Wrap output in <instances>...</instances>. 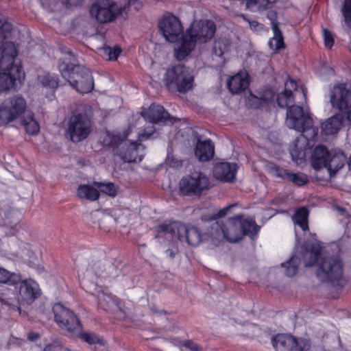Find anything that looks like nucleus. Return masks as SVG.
<instances>
[{"label": "nucleus", "mask_w": 351, "mask_h": 351, "mask_svg": "<svg viewBox=\"0 0 351 351\" xmlns=\"http://www.w3.org/2000/svg\"><path fill=\"white\" fill-rule=\"evenodd\" d=\"M128 133L114 134L106 132L101 137L104 146L112 148L114 154L118 156L124 162H136L143 160V154H139L142 146L136 142L127 140Z\"/></svg>", "instance_id": "nucleus-1"}, {"label": "nucleus", "mask_w": 351, "mask_h": 351, "mask_svg": "<svg viewBox=\"0 0 351 351\" xmlns=\"http://www.w3.org/2000/svg\"><path fill=\"white\" fill-rule=\"evenodd\" d=\"M62 76L70 85L80 93H89L94 88V82L90 71L82 65L70 66L65 63L59 64Z\"/></svg>", "instance_id": "nucleus-2"}, {"label": "nucleus", "mask_w": 351, "mask_h": 351, "mask_svg": "<svg viewBox=\"0 0 351 351\" xmlns=\"http://www.w3.org/2000/svg\"><path fill=\"white\" fill-rule=\"evenodd\" d=\"M315 274L320 281L330 283L334 287H343L346 282L343 262L337 257L322 258L317 263Z\"/></svg>", "instance_id": "nucleus-3"}, {"label": "nucleus", "mask_w": 351, "mask_h": 351, "mask_svg": "<svg viewBox=\"0 0 351 351\" xmlns=\"http://www.w3.org/2000/svg\"><path fill=\"white\" fill-rule=\"evenodd\" d=\"M286 124L301 134V137L307 143L317 135V130L313 126V119L308 112L296 105L291 106L287 112Z\"/></svg>", "instance_id": "nucleus-4"}, {"label": "nucleus", "mask_w": 351, "mask_h": 351, "mask_svg": "<svg viewBox=\"0 0 351 351\" xmlns=\"http://www.w3.org/2000/svg\"><path fill=\"white\" fill-rule=\"evenodd\" d=\"M193 76L183 64H179L169 69L164 77L165 86L172 90L186 93L193 86Z\"/></svg>", "instance_id": "nucleus-5"}, {"label": "nucleus", "mask_w": 351, "mask_h": 351, "mask_svg": "<svg viewBox=\"0 0 351 351\" xmlns=\"http://www.w3.org/2000/svg\"><path fill=\"white\" fill-rule=\"evenodd\" d=\"M240 228L238 215H236L228 218L226 221L222 220L213 221L210 226L209 234L216 240L226 239L230 243H234L242 239V232Z\"/></svg>", "instance_id": "nucleus-6"}, {"label": "nucleus", "mask_w": 351, "mask_h": 351, "mask_svg": "<svg viewBox=\"0 0 351 351\" xmlns=\"http://www.w3.org/2000/svg\"><path fill=\"white\" fill-rule=\"evenodd\" d=\"M93 122L86 113L73 114L67 122L66 134L73 143L86 139L91 133Z\"/></svg>", "instance_id": "nucleus-7"}, {"label": "nucleus", "mask_w": 351, "mask_h": 351, "mask_svg": "<svg viewBox=\"0 0 351 351\" xmlns=\"http://www.w3.org/2000/svg\"><path fill=\"white\" fill-rule=\"evenodd\" d=\"M209 188V178L205 173L197 171L183 177L179 184L180 193L187 196H200Z\"/></svg>", "instance_id": "nucleus-8"}, {"label": "nucleus", "mask_w": 351, "mask_h": 351, "mask_svg": "<svg viewBox=\"0 0 351 351\" xmlns=\"http://www.w3.org/2000/svg\"><path fill=\"white\" fill-rule=\"evenodd\" d=\"M27 104L25 99L16 95L6 99L0 105V126L5 125L25 112Z\"/></svg>", "instance_id": "nucleus-9"}, {"label": "nucleus", "mask_w": 351, "mask_h": 351, "mask_svg": "<svg viewBox=\"0 0 351 351\" xmlns=\"http://www.w3.org/2000/svg\"><path fill=\"white\" fill-rule=\"evenodd\" d=\"M52 311L58 326L72 334L81 332L82 326L76 315L60 303L55 304Z\"/></svg>", "instance_id": "nucleus-10"}, {"label": "nucleus", "mask_w": 351, "mask_h": 351, "mask_svg": "<svg viewBox=\"0 0 351 351\" xmlns=\"http://www.w3.org/2000/svg\"><path fill=\"white\" fill-rule=\"evenodd\" d=\"M272 345L276 351H308L309 340L287 334H278L272 338Z\"/></svg>", "instance_id": "nucleus-11"}, {"label": "nucleus", "mask_w": 351, "mask_h": 351, "mask_svg": "<svg viewBox=\"0 0 351 351\" xmlns=\"http://www.w3.org/2000/svg\"><path fill=\"white\" fill-rule=\"evenodd\" d=\"M186 32L197 43H206L213 38L216 25L211 20H199L193 22Z\"/></svg>", "instance_id": "nucleus-12"}, {"label": "nucleus", "mask_w": 351, "mask_h": 351, "mask_svg": "<svg viewBox=\"0 0 351 351\" xmlns=\"http://www.w3.org/2000/svg\"><path fill=\"white\" fill-rule=\"evenodd\" d=\"M158 26L163 36L169 42H175L183 33L180 20L171 12H165L162 16Z\"/></svg>", "instance_id": "nucleus-13"}, {"label": "nucleus", "mask_w": 351, "mask_h": 351, "mask_svg": "<svg viewBox=\"0 0 351 351\" xmlns=\"http://www.w3.org/2000/svg\"><path fill=\"white\" fill-rule=\"evenodd\" d=\"M119 13L118 5L110 0H97L90 9L91 16L100 23L112 21Z\"/></svg>", "instance_id": "nucleus-14"}, {"label": "nucleus", "mask_w": 351, "mask_h": 351, "mask_svg": "<svg viewBox=\"0 0 351 351\" xmlns=\"http://www.w3.org/2000/svg\"><path fill=\"white\" fill-rule=\"evenodd\" d=\"M330 101L332 108L343 112L351 107V88L341 84L335 86L331 90Z\"/></svg>", "instance_id": "nucleus-15"}, {"label": "nucleus", "mask_w": 351, "mask_h": 351, "mask_svg": "<svg viewBox=\"0 0 351 351\" xmlns=\"http://www.w3.org/2000/svg\"><path fill=\"white\" fill-rule=\"evenodd\" d=\"M19 53L18 48L12 42H6L0 47V70L10 73L12 68L21 66L15 62Z\"/></svg>", "instance_id": "nucleus-16"}, {"label": "nucleus", "mask_w": 351, "mask_h": 351, "mask_svg": "<svg viewBox=\"0 0 351 351\" xmlns=\"http://www.w3.org/2000/svg\"><path fill=\"white\" fill-rule=\"evenodd\" d=\"M25 79V73L20 66H15L10 73H0V93L10 88L16 89Z\"/></svg>", "instance_id": "nucleus-17"}, {"label": "nucleus", "mask_w": 351, "mask_h": 351, "mask_svg": "<svg viewBox=\"0 0 351 351\" xmlns=\"http://www.w3.org/2000/svg\"><path fill=\"white\" fill-rule=\"evenodd\" d=\"M142 116L149 122L158 124H173L176 121L165 110L163 106L159 104H152L148 109L141 112Z\"/></svg>", "instance_id": "nucleus-18"}, {"label": "nucleus", "mask_w": 351, "mask_h": 351, "mask_svg": "<svg viewBox=\"0 0 351 351\" xmlns=\"http://www.w3.org/2000/svg\"><path fill=\"white\" fill-rule=\"evenodd\" d=\"M322 248L318 243H311L302 245L300 250L295 252L294 256L300 257V263H303L305 267L313 265L321 255Z\"/></svg>", "instance_id": "nucleus-19"}, {"label": "nucleus", "mask_w": 351, "mask_h": 351, "mask_svg": "<svg viewBox=\"0 0 351 351\" xmlns=\"http://www.w3.org/2000/svg\"><path fill=\"white\" fill-rule=\"evenodd\" d=\"M19 294L21 300L27 303H32L40 296L38 285L32 279L22 280L19 282Z\"/></svg>", "instance_id": "nucleus-20"}, {"label": "nucleus", "mask_w": 351, "mask_h": 351, "mask_svg": "<svg viewBox=\"0 0 351 351\" xmlns=\"http://www.w3.org/2000/svg\"><path fill=\"white\" fill-rule=\"evenodd\" d=\"M178 239H185L189 245L197 246L202 242V236L197 228L182 224L178 227Z\"/></svg>", "instance_id": "nucleus-21"}, {"label": "nucleus", "mask_w": 351, "mask_h": 351, "mask_svg": "<svg viewBox=\"0 0 351 351\" xmlns=\"http://www.w3.org/2000/svg\"><path fill=\"white\" fill-rule=\"evenodd\" d=\"M348 119H350L348 114L339 112L324 121L322 124V130L326 135L335 134Z\"/></svg>", "instance_id": "nucleus-22"}, {"label": "nucleus", "mask_w": 351, "mask_h": 351, "mask_svg": "<svg viewBox=\"0 0 351 351\" xmlns=\"http://www.w3.org/2000/svg\"><path fill=\"white\" fill-rule=\"evenodd\" d=\"M271 171L276 177L293 182L297 186H303L308 182V178L303 173H293L278 166L271 167Z\"/></svg>", "instance_id": "nucleus-23"}, {"label": "nucleus", "mask_w": 351, "mask_h": 351, "mask_svg": "<svg viewBox=\"0 0 351 351\" xmlns=\"http://www.w3.org/2000/svg\"><path fill=\"white\" fill-rule=\"evenodd\" d=\"M237 172V166L234 163L220 162L216 164L213 169L214 177L225 182L232 181Z\"/></svg>", "instance_id": "nucleus-24"}, {"label": "nucleus", "mask_w": 351, "mask_h": 351, "mask_svg": "<svg viewBox=\"0 0 351 351\" xmlns=\"http://www.w3.org/2000/svg\"><path fill=\"white\" fill-rule=\"evenodd\" d=\"M90 219L94 227L106 229V224L114 221L111 209L97 210L90 214Z\"/></svg>", "instance_id": "nucleus-25"}, {"label": "nucleus", "mask_w": 351, "mask_h": 351, "mask_svg": "<svg viewBox=\"0 0 351 351\" xmlns=\"http://www.w3.org/2000/svg\"><path fill=\"white\" fill-rule=\"evenodd\" d=\"M215 146L210 140H199L195 151V156L202 162L208 161L214 156Z\"/></svg>", "instance_id": "nucleus-26"}, {"label": "nucleus", "mask_w": 351, "mask_h": 351, "mask_svg": "<svg viewBox=\"0 0 351 351\" xmlns=\"http://www.w3.org/2000/svg\"><path fill=\"white\" fill-rule=\"evenodd\" d=\"M330 153L324 145H319L315 148L311 156V165L316 170L326 168Z\"/></svg>", "instance_id": "nucleus-27"}, {"label": "nucleus", "mask_w": 351, "mask_h": 351, "mask_svg": "<svg viewBox=\"0 0 351 351\" xmlns=\"http://www.w3.org/2000/svg\"><path fill=\"white\" fill-rule=\"evenodd\" d=\"M291 89H296V83L293 80L285 82V89L276 97L278 105L280 108H289L294 100Z\"/></svg>", "instance_id": "nucleus-28"}, {"label": "nucleus", "mask_w": 351, "mask_h": 351, "mask_svg": "<svg viewBox=\"0 0 351 351\" xmlns=\"http://www.w3.org/2000/svg\"><path fill=\"white\" fill-rule=\"evenodd\" d=\"M197 43L188 36L186 32L185 34L182 36L181 43L175 47V56L179 60H184L195 48Z\"/></svg>", "instance_id": "nucleus-29"}, {"label": "nucleus", "mask_w": 351, "mask_h": 351, "mask_svg": "<svg viewBox=\"0 0 351 351\" xmlns=\"http://www.w3.org/2000/svg\"><path fill=\"white\" fill-rule=\"evenodd\" d=\"M249 86L248 75L239 73L232 76L228 82V87L232 93L237 94L245 90Z\"/></svg>", "instance_id": "nucleus-30"}, {"label": "nucleus", "mask_w": 351, "mask_h": 351, "mask_svg": "<svg viewBox=\"0 0 351 351\" xmlns=\"http://www.w3.org/2000/svg\"><path fill=\"white\" fill-rule=\"evenodd\" d=\"M98 306L106 311L113 313H123L119 303L111 295L104 292L98 294Z\"/></svg>", "instance_id": "nucleus-31"}, {"label": "nucleus", "mask_w": 351, "mask_h": 351, "mask_svg": "<svg viewBox=\"0 0 351 351\" xmlns=\"http://www.w3.org/2000/svg\"><path fill=\"white\" fill-rule=\"evenodd\" d=\"M239 226L242 232V238L244 235H248L251 238L255 237L259 230L260 227L256 223L255 221L252 219L245 217L244 215H238Z\"/></svg>", "instance_id": "nucleus-32"}, {"label": "nucleus", "mask_w": 351, "mask_h": 351, "mask_svg": "<svg viewBox=\"0 0 351 351\" xmlns=\"http://www.w3.org/2000/svg\"><path fill=\"white\" fill-rule=\"evenodd\" d=\"M346 162V156L342 152H337L330 154L326 169L329 171L330 175L335 174L337 171L341 169Z\"/></svg>", "instance_id": "nucleus-33"}, {"label": "nucleus", "mask_w": 351, "mask_h": 351, "mask_svg": "<svg viewBox=\"0 0 351 351\" xmlns=\"http://www.w3.org/2000/svg\"><path fill=\"white\" fill-rule=\"evenodd\" d=\"M271 23V29L274 32V36L269 41V46L272 49L276 51L280 50L285 48V43L282 34L276 22L272 21Z\"/></svg>", "instance_id": "nucleus-34"}, {"label": "nucleus", "mask_w": 351, "mask_h": 351, "mask_svg": "<svg viewBox=\"0 0 351 351\" xmlns=\"http://www.w3.org/2000/svg\"><path fill=\"white\" fill-rule=\"evenodd\" d=\"M19 299L16 297L14 292L10 289L5 288L0 291V302L12 308H17Z\"/></svg>", "instance_id": "nucleus-35"}, {"label": "nucleus", "mask_w": 351, "mask_h": 351, "mask_svg": "<svg viewBox=\"0 0 351 351\" xmlns=\"http://www.w3.org/2000/svg\"><path fill=\"white\" fill-rule=\"evenodd\" d=\"M21 125L24 128L25 132L30 135L36 134L40 130V126L32 112H29L26 117H23Z\"/></svg>", "instance_id": "nucleus-36"}, {"label": "nucleus", "mask_w": 351, "mask_h": 351, "mask_svg": "<svg viewBox=\"0 0 351 351\" xmlns=\"http://www.w3.org/2000/svg\"><path fill=\"white\" fill-rule=\"evenodd\" d=\"M77 195L81 199L95 201L99 199V193L93 186L88 184L80 185L77 189Z\"/></svg>", "instance_id": "nucleus-37"}, {"label": "nucleus", "mask_w": 351, "mask_h": 351, "mask_svg": "<svg viewBox=\"0 0 351 351\" xmlns=\"http://www.w3.org/2000/svg\"><path fill=\"white\" fill-rule=\"evenodd\" d=\"M21 281V275L19 273L10 272L0 267V283L8 285H16Z\"/></svg>", "instance_id": "nucleus-38"}, {"label": "nucleus", "mask_w": 351, "mask_h": 351, "mask_svg": "<svg viewBox=\"0 0 351 351\" xmlns=\"http://www.w3.org/2000/svg\"><path fill=\"white\" fill-rule=\"evenodd\" d=\"M308 210L305 207H301L295 210L293 219L304 231L308 230Z\"/></svg>", "instance_id": "nucleus-39"}, {"label": "nucleus", "mask_w": 351, "mask_h": 351, "mask_svg": "<svg viewBox=\"0 0 351 351\" xmlns=\"http://www.w3.org/2000/svg\"><path fill=\"white\" fill-rule=\"evenodd\" d=\"M181 223H162L156 227V238L161 237V234L174 235L176 232L178 235V227Z\"/></svg>", "instance_id": "nucleus-40"}, {"label": "nucleus", "mask_w": 351, "mask_h": 351, "mask_svg": "<svg viewBox=\"0 0 351 351\" xmlns=\"http://www.w3.org/2000/svg\"><path fill=\"white\" fill-rule=\"evenodd\" d=\"M38 84L47 88L55 89L58 86V80L56 77L49 73L42 74L38 76Z\"/></svg>", "instance_id": "nucleus-41"}, {"label": "nucleus", "mask_w": 351, "mask_h": 351, "mask_svg": "<svg viewBox=\"0 0 351 351\" xmlns=\"http://www.w3.org/2000/svg\"><path fill=\"white\" fill-rule=\"evenodd\" d=\"M300 257L293 255L287 263H282V267L285 268V274L287 276L292 277L298 271L300 264Z\"/></svg>", "instance_id": "nucleus-42"}, {"label": "nucleus", "mask_w": 351, "mask_h": 351, "mask_svg": "<svg viewBox=\"0 0 351 351\" xmlns=\"http://www.w3.org/2000/svg\"><path fill=\"white\" fill-rule=\"evenodd\" d=\"M93 185L97 186L99 191L110 197H115L117 195L118 188L112 182H94Z\"/></svg>", "instance_id": "nucleus-43"}, {"label": "nucleus", "mask_w": 351, "mask_h": 351, "mask_svg": "<svg viewBox=\"0 0 351 351\" xmlns=\"http://www.w3.org/2000/svg\"><path fill=\"white\" fill-rule=\"evenodd\" d=\"M12 25L5 19H0V43L10 38Z\"/></svg>", "instance_id": "nucleus-44"}, {"label": "nucleus", "mask_w": 351, "mask_h": 351, "mask_svg": "<svg viewBox=\"0 0 351 351\" xmlns=\"http://www.w3.org/2000/svg\"><path fill=\"white\" fill-rule=\"evenodd\" d=\"M228 44L226 40L223 39H216L213 47V53L219 57L228 51Z\"/></svg>", "instance_id": "nucleus-45"}, {"label": "nucleus", "mask_w": 351, "mask_h": 351, "mask_svg": "<svg viewBox=\"0 0 351 351\" xmlns=\"http://www.w3.org/2000/svg\"><path fill=\"white\" fill-rule=\"evenodd\" d=\"M5 225L10 226L14 230L18 229L19 217L15 216L13 211H9L5 216Z\"/></svg>", "instance_id": "nucleus-46"}, {"label": "nucleus", "mask_w": 351, "mask_h": 351, "mask_svg": "<svg viewBox=\"0 0 351 351\" xmlns=\"http://www.w3.org/2000/svg\"><path fill=\"white\" fill-rule=\"evenodd\" d=\"M341 12L346 23L351 27V0H344Z\"/></svg>", "instance_id": "nucleus-47"}, {"label": "nucleus", "mask_w": 351, "mask_h": 351, "mask_svg": "<svg viewBox=\"0 0 351 351\" xmlns=\"http://www.w3.org/2000/svg\"><path fill=\"white\" fill-rule=\"evenodd\" d=\"M78 333L80 334L81 339L89 344L102 343V340H101L97 335L93 333H80V332Z\"/></svg>", "instance_id": "nucleus-48"}, {"label": "nucleus", "mask_w": 351, "mask_h": 351, "mask_svg": "<svg viewBox=\"0 0 351 351\" xmlns=\"http://www.w3.org/2000/svg\"><path fill=\"white\" fill-rule=\"evenodd\" d=\"M275 94L271 91L265 92V95L261 97H252V99H254L258 101L259 106H263V104L267 103L269 101H272L274 99Z\"/></svg>", "instance_id": "nucleus-49"}, {"label": "nucleus", "mask_w": 351, "mask_h": 351, "mask_svg": "<svg viewBox=\"0 0 351 351\" xmlns=\"http://www.w3.org/2000/svg\"><path fill=\"white\" fill-rule=\"evenodd\" d=\"M104 49L106 53H108V59L110 60H117L121 52V48L118 46H114V48L106 47Z\"/></svg>", "instance_id": "nucleus-50"}, {"label": "nucleus", "mask_w": 351, "mask_h": 351, "mask_svg": "<svg viewBox=\"0 0 351 351\" xmlns=\"http://www.w3.org/2000/svg\"><path fill=\"white\" fill-rule=\"evenodd\" d=\"M323 36L325 46L327 48L330 49L334 44V39L331 32L327 29H323Z\"/></svg>", "instance_id": "nucleus-51"}, {"label": "nucleus", "mask_w": 351, "mask_h": 351, "mask_svg": "<svg viewBox=\"0 0 351 351\" xmlns=\"http://www.w3.org/2000/svg\"><path fill=\"white\" fill-rule=\"evenodd\" d=\"M156 131L154 125H150L145 128L143 133L139 134L138 138L141 141L149 138Z\"/></svg>", "instance_id": "nucleus-52"}, {"label": "nucleus", "mask_w": 351, "mask_h": 351, "mask_svg": "<svg viewBox=\"0 0 351 351\" xmlns=\"http://www.w3.org/2000/svg\"><path fill=\"white\" fill-rule=\"evenodd\" d=\"M44 351H69V350L63 347L61 344L55 342L47 345L45 348Z\"/></svg>", "instance_id": "nucleus-53"}, {"label": "nucleus", "mask_w": 351, "mask_h": 351, "mask_svg": "<svg viewBox=\"0 0 351 351\" xmlns=\"http://www.w3.org/2000/svg\"><path fill=\"white\" fill-rule=\"evenodd\" d=\"M182 345L191 351H202V348L192 340L184 341Z\"/></svg>", "instance_id": "nucleus-54"}, {"label": "nucleus", "mask_w": 351, "mask_h": 351, "mask_svg": "<svg viewBox=\"0 0 351 351\" xmlns=\"http://www.w3.org/2000/svg\"><path fill=\"white\" fill-rule=\"evenodd\" d=\"M235 206L236 204H231L221 209L216 215H214V219H215L217 218H221L224 217L229 213L230 209L234 207Z\"/></svg>", "instance_id": "nucleus-55"}, {"label": "nucleus", "mask_w": 351, "mask_h": 351, "mask_svg": "<svg viewBox=\"0 0 351 351\" xmlns=\"http://www.w3.org/2000/svg\"><path fill=\"white\" fill-rule=\"evenodd\" d=\"M62 4L70 5H79L83 0H60Z\"/></svg>", "instance_id": "nucleus-56"}, {"label": "nucleus", "mask_w": 351, "mask_h": 351, "mask_svg": "<svg viewBox=\"0 0 351 351\" xmlns=\"http://www.w3.org/2000/svg\"><path fill=\"white\" fill-rule=\"evenodd\" d=\"M241 17L246 21H247L250 25V27L252 28H256L257 26L259 25V23L256 21H250L248 19H246L245 16V15H241Z\"/></svg>", "instance_id": "nucleus-57"}, {"label": "nucleus", "mask_w": 351, "mask_h": 351, "mask_svg": "<svg viewBox=\"0 0 351 351\" xmlns=\"http://www.w3.org/2000/svg\"><path fill=\"white\" fill-rule=\"evenodd\" d=\"M39 335L36 332H31L28 333L27 338L30 341H35L38 339Z\"/></svg>", "instance_id": "nucleus-58"}, {"label": "nucleus", "mask_w": 351, "mask_h": 351, "mask_svg": "<svg viewBox=\"0 0 351 351\" xmlns=\"http://www.w3.org/2000/svg\"><path fill=\"white\" fill-rule=\"evenodd\" d=\"M167 254L171 258H173L175 257V253L171 249H168L167 250Z\"/></svg>", "instance_id": "nucleus-59"}, {"label": "nucleus", "mask_w": 351, "mask_h": 351, "mask_svg": "<svg viewBox=\"0 0 351 351\" xmlns=\"http://www.w3.org/2000/svg\"><path fill=\"white\" fill-rule=\"evenodd\" d=\"M343 112H346L347 114L350 116V119H346L347 121L351 122V107L350 108H348L347 110L344 111Z\"/></svg>", "instance_id": "nucleus-60"}, {"label": "nucleus", "mask_w": 351, "mask_h": 351, "mask_svg": "<svg viewBox=\"0 0 351 351\" xmlns=\"http://www.w3.org/2000/svg\"><path fill=\"white\" fill-rule=\"evenodd\" d=\"M348 167H349V169L351 170V156L350 157V159L348 161Z\"/></svg>", "instance_id": "nucleus-61"}, {"label": "nucleus", "mask_w": 351, "mask_h": 351, "mask_svg": "<svg viewBox=\"0 0 351 351\" xmlns=\"http://www.w3.org/2000/svg\"><path fill=\"white\" fill-rule=\"evenodd\" d=\"M299 141V139L295 140V143H298Z\"/></svg>", "instance_id": "nucleus-62"}]
</instances>
